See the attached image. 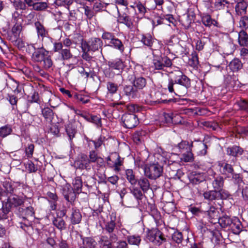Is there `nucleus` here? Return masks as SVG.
<instances>
[{
  "mask_svg": "<svg viewBox=\"0 0 248 248\" xmlns=\"http://www.w3.org/2000/svg\"><path fill=\"white\" fill-rule=\"evenodd\" d=\"M80 159L81 160V162H82V164L84 166L85 169L86 170H90V163L91 162L89 160V159L87 155L85 154H82L81 155Z\"/></svg>",
  "mask_w": 248,
  "mask_h": 248,
  "instance_id": "53",
  "label": "nucleus"
},
{
  "mask_svg": "<svg viewBox=\"0 0 248 248\" xmlns=\"http://www.w3.org/2000/svg\"><path fill=\"white\" fill-rule=\"evenodd\" d=\"M66 131L68 136L69 140L71 141L77 133L76 128L71 124H68L66 126Z\"/></svg>",
  "mask_w": 248,
  "mask_h": 248,
  "instance_id": "49",
  "label": "nucleus"
},
{
  "mask_svg": "<svg viewBox=\"0 0 248 248\" xmlns=\"http://www.w3.org/2000/svg\"><path fill=\"white\" fill-rule=\"evenodd\" d=\"M103 44L102 40L100 38L97 37L92 38L88 41H84V42H82L81 43V45L85 49L87 48V50L93 52L98 51L100 48H101V52H102Z\"/></svg>",
  "mask_w": 248,
  "mask_h": 248,
  "instance_id": "10",
  "label": "nucleus"
},
{
  "mask_svg": "<svg viewBox=\"0 0 248 248\" xmlns=\"http://www.w3.org/2000/svg\"><path fill=\"white\" fill-rule=\"evenodd\" d=\"M172 65L171 60L168 57H156L153 60L152 67L155 70L168 72V69Z\"/></svg>",
  "mask_w": 248,
  "mask_h": 248,
  "instance_id": "5",
  "label": "nucleus"
},
{
  "mask_svg": "<svg viewBox=\"0 0 248 248\" xmlns=\"http://www.w3.org/2000/svg\"><path fill=\"white\" fill-rule=\"evenodd\" d=\"M205 213L207 215L208 218L212 220V222L214 221H217L219 217L218 208L211 204H209L208 209Z\"/></svg>",
  "mask_w": 248,
  "mask_h": 248,
  "instance_id": "18",
  "label": "nucleus"
},
{
  "mask_svg": "<svg viewBox=\"0 0 248 248\" xmlns=\"http://www.w3.org/2000/svg\"><path fill=\"white\" fill-rule=\"evenodd\" d=\"M69 219L72 224H79L82 219V215L80 211L76 208H72Z\"/></svg>",
  "mask_w": 248,
  "mask_h": 248,
  "instance_id": "19",
  "label": "nucleus"
},
{
  "mask_svg": "<svg viewBox=\"0 0 248 248\" xmlns=\"http://www.w3.org/2000/svg\"><path fill=\"white\" fill-rule=\"evenodd\" d=\"M47 198L51 200V209L52 210H54L56 209V202L58 200V197L57 195L54 193H52L51 192H48L47 193Z\"/></svg>",
  "mask_w": 248,
  "mask_h": 248,
  "instance_id": "47",
  "label": "nucleus"
},
{
  "mask_svg": "<svg viewBox=\"0 0 248 248\" xmlns=\"http://www.w3.org/2000/svg\"><path fill=\"white\" fill-rule=\"evenodd\" d=\"M208 175V180L214 189L218 190L223 188L224 185V178L220 174L216 173L212 169L207 171Z\"/></svg>",
  "mask_w": 248,
  "mask_h": 248,
  "instance_id": "7",
  "label": "nucleus"
},
{
  "mask_svg": "<svg viewBox=\"0 0 248 248\" xmlns=\"http://www.w3.org/2000/svg\"><path fill=\"white\" fill-rule=\"evenodd\" d=\"M117 21L118 22L124 24L127 28L131 29L133 27V22L132 18L126 14L119 15Z\"/></svg>",
  "mask_w": 248,
  "mask_h": 248,
  "instance_id": "22",
  "label": "nucleus"
},
{
  "mask_svg": "<svg viewBox=\"0 0 248 248\" xmlns=\"http://www.w3.org/2000/svg\"><path fill=\"white\" fill-rule=\"evenodd\" d=\"M81 47L82 52V54L81 56L82 58L86 61H91L93 59L92 56H91L89 53V52L91 51L87 50V48L85 49V47L82 45L81 46Z\"/></svg>",
  "mask_w": 248,
  "mask_h": 248,
  "instance_id": "59",
  "label": "nucleus"
},
{
  "mask_svg": "<svg viewBox=\"0 0 248 248\" xmlns=\"http://www.w3.org/2000/svg\"><path fill=\"white\" fill-rule=\"evenodd\" d=\"M181 159L182 161L185 162H192L194 160V156L192 153V150L183 154Z\"/></svg>",
  "mask_w": 248,
  "mask_h": 248,
  "instance_id": "52",
  "label": "nucleus"
},
{
  "mask_svg": "<svg viewBox=\"0 0 248 248\" xmlns=\"http://www.w3.org/2000/svg\"><path fill=\"white\" fill-rule=\"evenodd\" d=\"M74 98L77 101L82 102L83 104L87 103L89 101V99H88L87 97L85 98L86 97L81 94L75 93Z\"/></svg>",
  "mask_w": 248,
  "mask_h": 248,
  "instance_id": "63",
  "label": "nucleus"
},
{
  "mask_svg": "<svg viewBox=\"0 0 248 248\" xmlns=\"http://www.w3.org/2000/svg\"><path fill=\"white\" fill-rule=\"evenodd\" d=\"M171 239L178 245L181 244L183 240L182 233L178 231H175L171 235Z\"/></svg>",
  "mask_w": 248,
  "mask_h": 248,
  "instance_id": "51",
  "label": "nucleus"
},
{
  "mask_svg": "<svg viewBox=\"0 0 248 248\" xmlns=\"http://www.w3.org/2000/svg\"><path fill=\"white\" fill-rule=\"evenodd\" d=\"M42 114L46 121L51 122L53 119L54 113L49 108L46 107L42 109Z\"/></svg>",
  "mask_w": 248,
  "mask_h": 248,
  "instance_id": "40",
  "label": "nucleus"
},
{
  "mask_svg": "<svg viewBox=\"0 0 248 248\" xmlns=\"http://www.w3.org/2000/svg\"><path fill=\"white\" fill-rule=\"evenodd\" d=\"M127 240L129 244L139 245L141 241L140 236L130 235L127 237Z\"/></svg>",
  "mask_w": 248,
  "mask_h": 248,
  "instance_id": "54",
  "label": "nucleus"
},
{
  "mask_svg": "<svg viewBox=\"0 0 248 248\" xmlns=\"http://www.w3.org/2000/svg\"><path fill=\"white\" fill-rule=\"evenodd\" d=\"M110 106L116 108L118 109H122L123 108L121 107V106H124L126 108L129 112L133 114L136 112L139 111L140 110L139 107L137 105L134 104L125 105V103L124 102H112L110 103Z\"/></svg>",
  "mask_w": 248,
  "mask_h": 248,
  "instance_id": "15",
  "label": "nucleus"
},
{
  "mask_svg": "<svg viewBox=\"0 0 248 248\" xmlns=\"http://www.w3.org/2000/svg\"><path fill=\"white\" fill-rule=\"evenodd\" d=\"M49 7V4L46 2L35 1L32 10L39 12L46 11Z\"/></svg>",
  "mask_w": 248,
  "mask_h": 248,
  "instance_id": "36",
  "label": "nucleus"
},
{
  "mask_svg": "<svg viewBox=\"0 0 248 248\" xmlns=\"http://www.w3.org/2000/svg\"><path fill=\"white\" fill-rule=\"evenodd\" d=\"M3 186L6 192L9 193H12L14 191V188L11 182L9 181H5L3 183Z\"/></svg>",
  "mask_w": 248,
  "mask_h": 248,
  "instance_id": "62",
  "label": "nucleus"
},
{
  "mask_svg": "<svg viewBox=\"0 0 248 248\" xmlns=\"http://www.w3.org/2000/svg\"><path fill=\"white\" fill-rule=\"evenodd\" d=\"M226 152L228 155L236 157L242 154L243 150L239 146L234 145L228 147Z\"/></svg>",
  "mask_w": 248,
  "mask_h": 248,
  "instance_id": "26",
  "label": "nucleus"
},
{
  "mask_svg": "<svg viewBox=\"0 0 248 248\" xmlns=\"http://www.w3.org/2000/svg\"><path fill=\"white\" fill-rule=\"evenodd\" d=\"M11 42L19 49H22L25 47V43L20 37Z\"/></svg>",
  "mask_w": 248,
  "mask_h": 248,
  "instance_id": "61",
  "label": "nucleus"
},
{
  "mask_svg": "<svg viewBox=\"0 0 248 248\" xmlns=\"http://www.w3.org/2000/svg\"><path fill=\"white\" fill-rule=\"evenodd\" d=\"M34 26L36 31L37 37L42 40L48 36V33L44 25L40 21H36L34 23Z\"/></svg>",
  "mask_w": 248,
  "mask_h": 248,
  "instance_id": "20",
  "label": "nucleus"
},
{
  "mask_svg": "<svg viewBox=\"0 0 248 248\" xmlns=\"http://www.w3.org/2000/svg\"><path fill=\"white\" fill-rule=\"evenodd\" d=\"M229 3L227 0H215L214 6L216 9H224L227 4Z\"/></svg>",
  "mask_w": 248,
  "mask_h": 248,
  "instance_id": "57",
  "label": "nucleus"
},
{
  "mask_svg": "<svg viewBox=\"0 0 248 248\" xmlns=\"http://www.w3.org/2000/svg\"><path fill=\"white\" fill-rule=\"evenodd\" d=\"M203 196L205 200L210 202L218 200V193L217 190L213 189L205 191L203 193Z\"/></svg>",
  "mask_w": 248,
  "mask_h": 248,
  "instance_id": "33",
  "label": "nucleus"
},
{
  "mask_svg": "<svg viewBox=\"0 0 248 248\" xmlns=\"http://www.w3.org/2000/svg\"><path fill=\"white\" fill-rule=\"evenodd\" d=\"M73 2V0H55L53 5L55 8L60 6L65 7L69 11V6Z\"/></svg>",
  "mask_w": 248,
  "mask_h": 248,
  "instance_id": "43",
  "label": "nucleus"
},
{
  "mask_svg": "<svg viewBox=\"0 0 248 248\" xmlns=\"http://www.w3.org/2000/svg\"><path fill=\"white\" fill-rule=\"evenodd\" d=\"M89 159L91 163L94 162H100L102 163L103 161V159L102 157L99 156L96 151L94 150L90 151L89 153Z\"/></svg>",
  "mask_w": 248,
  "mask_h": 248,
  "instance_id": "45",
  "label": "nucleus"
},
{
  "mask_svg": "<svg viewBox=\"0 0 248 248\" xmlns=\"http://www.w3.org/2000/svg\"><path fill=\"white\" fill-rule=\"evenodd\" d=\"M180 152H186L192 150V142L189 143L186 140H182L177 145Z\"/></svg>",
  "mask_w": 248,
  "mask_h": 248,
  "instance_id": "37",
  "label": "nucleus"
},
{
  "mask_svg": "<svg viewBox=\"0 0 248 248\" xmlns=\"http://www.w3.org/2000/svg\"><path fill=\"white\" fill-rule=\"evenodd\" d=\"M60 216L57 215L52 220L53 224L57 227V229L62 231L66 228V223L65 221L62 218V217L65 216L66 212L64 210H61L60 212Z\"/></svg>",
  "mask_w": 248,
  "mask_h": 248,
  "instance_id": "16",
  "label": "nucleus"
},
{
  "mask_svg": "<svg viewBox=\"0 0 248 248\" xmlns=\"http://www.w3.org/2000/svg\"><path fill=\"white\" fill-rule=\"evenodd\" d=\"M22 26L20 24H16L12 27L11 31L7 35V39L10 42L16 40L20 37Z\"/></svg>",
  "mask_w": 248,
  "mask_h": 248,
  "instance_id": "14",
  "label": "nucleus"
},
{
  "mask_svg": "<svg viewBox=\"0 0 248 248\" xmlns=\"http://www.w3.org/2000/svg\"><path fill=\"white\" fill-rule=\"evenodd\" d=\"M61 58L63 61L68 60L73 57V54L68 48L62 49L60 52Z\"/></svg>",
  "mask_w": 248,
  "mask_h": 248,
  "instance_id": "48",
  "label": "nucleus"
},
{
  "mask_svg": "<svg viewBox=\"0 0 248 248\" xmlns=\"http://www.w3.org/2000/svg\"><path fill=\"white\" fill-rule=\"evenodd\" d=\"M82 176L86 177L84 182H82V179L80 176L75 177L72 181L73 189H74L77 194H79L81 192L83 184L87 187H90L92 186V185L95 183L94 180L92 176L83 173Z\"/></svg>",
  "mask_w": 248,
  "mask_h": 248,
  "instance_id": "4",
  "label": "nucleus"
},
{
  "mask_svg": "<svg viewBox=\"0 0 248 248\" xmlns=\"http://www.w3.org/2000/svg\"><path fill=\"white\" fill-rule=\"evenodd\" d=\"M107 87L108 92L111 94L116 93L118 89L117 84L112 82H108L107 84Z\"/></svg>",
  "mask_w": 248,
  "mask_h": 248,
  "instance_id": "56",
  "label": "nucleus"
},
{
  "mask_svg": "<svg viewBox=\"0 0 248 248\" xmlns=\"http://www.w3.org/2000/svg\"><path fill=\"white\" fill-rule=\"evenodd\" d=\"M239 27L243 29H248V17L243 16L241 17L239 21Z\"/></svg>",
  "mask_w": 248,
  "mask_h": 248,
  "instance_id": "60",
  "label": "nucleus"
},
{
  "mask_svg": "<svg viewBox=\"0 0 248 248\" xmlns=\"http://www.w3.org/2000/svg\"><path fill=\"white\" fill-rule=\"evenodd\" d=\"M202 23L207 27H211L212 25L217 27L218 22L211 18V16L207 14H204L202 16Z\"/></svg>",
  "mask_w": 248,
  "mask_h": 248,
  "instance_id": "29",
  "label": "nucleus"
},
{
  "mask_svg": "<svg viewBox=\"0 0 248 248\" xmlns=\"http://www.w3.org/2000/svg\"><path fill=\"white\" fill-rule=\"evenodd\" d=\"M217 220L222 228H228L229 229L233 221V218H231L229 216L225 215L222 217H219Z\"/></svg>",
  "mask_w": 248,
  "mask_h": 248,
  "instance_id": "24",
  "label": "nucleus"
},
{
  "mask_svg": "<svg viewBox=\"0 0 248 248\" xmlns=\"http://www.w3.org/2000/svg\"><path fill=\"white\" fill-rule=\"evenodd\" d=\"M13 5L15 9L17 10H26L27 6H25V3L21 0H14L13 1Z\"/></svg>",
  "mask_w": 248,
  "mask_h": 248,
  "instance_id": "58",
  "label": "nucleus"
},
{
  "mask_svg": "<svg viewBox=\"0 0 248 248\" xmlns=\"http://www.w3.org/2000/svg\"><path fill=\"white\" fill-rule=\"evenodd\" d=\"M145 134V131L142 130L136 131L133 136L134 141L136 143L141 142L143 140V137Z\"/></svg>",
  "mask_w": 248,
  "mask_h": 248,
  "instance_id": "46",
  "label": "nucleus"
},
{
  "mask_svg": "<svg viewBox=\"0 0 248 248\" xmlns=\"http://www.w3.org/2000/svg\"><path fill=\"white\" fill-rule=\"evenodd\" d=\"M13 132L12 126L11 124H5L0 127V137L5 138L10 135Z\"/></svg>",
  "mask_w": 248,
  "mask_h": 248,
  "instance_id": "35",
  "label": "nucleus"
},
{
  "mask_svg": "<svg viewBox=\"0 0 248 248\" xmlns=\"http://www.w3.org/2000/svg\"><path fill=\"white\" fill-rule=\"evenodd\" d=\"M125 175L126 180L133 186L137 183V180L135 173L132 169H127L125 170Z\"/></svg>",
  "mask_w": 248,
  "mask_h": 248,
  "instance_id": "27",
  "label": "nucleus"
},
{
  "mask_svg": "<svg viewBox=\"0 0 248 248\" xmlns=\"http://www.w3.org/2000/svg\"><path fill=\"white\" fill-rule=\"evenodd\" d=\"M137 183L144 193H146L150 188V182L146 177H141L140 179H138Z\"/></svg>",
  "mask_w": 248,
  "mask_h": 248,
  "instance_id": "25",
  "label": "nucleus"
},
{
  "mask_svg": "<svg viewBox=\"0 0 248 248\" xmlns=\"http://www.w3.org/2000/svg\"><path fill=\"white\" fill-rule=\"evenodd\" d=\"M98 244L101 248H113L111 242L106 235H102L99 238Z\"/></svg>",
  "mask_w": 248,
  "mask_h": 248,
  "instance_id": "34",
  "label": "nucleus"
},
{
  "mask_svg": "<svg viewBox=\"0 0 248 248\" xmlns=\"http://www.w3.org/2000/svg\"><path fill=\"white\" fill-rule=\"evenodd\" d=\"M164 121L167 124H176L181 123V121H178L180 119L179 115H173L170 113H165L164 114Z\"/></svg>",
  "mask_w": 248,
  "mask_h": 248,
  "instance_id": "23",
  "label": "nucleus"
},
{
  "mask_svg": "<svg viewBox=\"0 0 248 248\" xmlns=\"http://www.w3.org/2000/svg\"><path fill=\"white\" fill-rule=\"evenodd\" d=\"M102 39L105 41L106 46L118 50L121 53L124 50V46L122 41L116 38L114 33L104 31L101 36Z\"/></svg>",
  "mask_w": 248,
  "mask_h": 248,
  "instance_id": "3",
  "label": "nucleus"
},
{
  "mask_svg": "<svg viewBox=\"0 0 248 248\" xmlns=\"http://www.w3.org/2000/svg\"><path fill=\"white\" fill-rule=\"evenodd\" d=\"M130 191L138 201L142 199L143 194L141 189L137 187H134L130 189Z\"/></svg>",
  "mask_w": 248,
  "mask_h": 248,
  "instance_id": "50",
  "label": "nucleus"
},
{
  "mask_svg": "<svg viewBox=\"0 0 248 248\" xmlns=\"http://www.w3.org/2000/svg\"><path fill=\"white\" fill-rule=\"evenodd\" d=\"M229 229L232 230V232L236 234H238L242 231V225L238 218H233V221Z\"/></svg>",
  "mask_w": 248,
  "mask_h": 248,
  "instance_id": "28",
  "label": "nucleus"
},
{
  "mask_svg": "<svg viewBox=\"0 0 248 248\" xmlns=\"http://www.w3.org/2000/svg\"><path fill=\"white\" fill-rule=\"evenodd\" d=\"M190 65L192 66L196 67L199 64L198 57L196 52L192 53L191 58L190 59Z\"/></svg>",
  "mask_w": 248,
  "mask_h": 248,
  "instance_id": "64",
  "label": "nucleus"
},
{
  "mask_svg": "<svg viewBox=\"0 0 248 248\" xmlns=\"http://www.w3.org/2000/svg\"><path fill=\"white\" fill-rule=\"evenodd\" d=\"M168 89L170 93L183 96L187 93V89L191 86L190 79L178 68L169 72Z\"/></svg>",
  "mask_w": 248,
  "mask_h": 248,
  "instance_id": "1",
  "label": "nucleus"
},
{
  "mask_svg": "<svg viewBox=\"0 0 248 248\" xmlns=\"http://www.w3.org/2000/svg\"><path fill=\"white\" fill-rule=\"evenodd\" d=\"M76 192L74 189L71 187L70 185H65L62 190V194L65 200L68 202H72L74 201L76 199Z\"/></svg>",
  "mask_w": 248,
  "mask_h": 248,
  "instance_id": "17",
  "label": "nucleus"
},
{
  "mask_svg": "<svg viewBox=\"0 0 248 248\" xmlns=\"http://www.w3.org/2000/svg\"><path fill=\"white\" fill-rule=\"evenodd\" d=\"M96 242L91 237H84L82 238V245L79 248H96Z\"/></svg>",
  "mask_w": 248,
  "mask_h": 248,
  "instance_id": "31",
  "label": "nucleus"
},
{
  "mask_svg": "<svg viewBox=\"0 0 248 248\" xmlns=\"http://www.w3.org/2000/svg\"><path fill=\"white\" fill-rule=\"evenodd\" d=\"M110 220L107 221L105 224L104 230L108 233L114 232L116 230V217L112 215L110 216Z\"/></svg>",
  "mask_w": 248,
  "mask_h": 248,
  "instance_id": "21",
  "label": "nucleus"
},
{
  "mask_svg": "<svg viewBox=\"0 0 248 248\" xmlns=\"http://www.w3.org/2000/svg\"><path fill=\"white\" fill-rule=\"evenodd\" d=\"M229 66L233 72H236L242 68L243 63L239 59L234 58L230 62Z\"/></svg>",
  "mask_w": 248,
  "mask_h": 248,
  "instance_id": "32",
  "label": "nucleus"
},
{
  "mask_svg": "<svg viewBox=\"0 0 248 248\" xmlns=\"http://www.w3.org/2000/svg\"><path fill=\"white\" fill-rule=\"evenodd\" d=\"M248 7L247 2L237 3L235 6V10L237 15L241 16L246 13Z\"/></svg>",
  "mask_w": 248,
  "mask_h": 248,
  "instance_id": "39",
  "label": "nucleus"
},
{
  "mask_svg": "<svg viewBox=\"0 0 248 248\" xmlns=\"http://www.w3.org/2000/svg\"><path fill=\"white\" fill-rule=\"evenodd\" d=\"M144 172L145 175L149 179H155L161 175L163 169L157 164H153L144 167Z\"/></svg>",
  "mask_w": 248,
  "mask_h": 248,
  "instance_id": "9",
  "label": "nucleus"
},
{
  "mask_svg": "<svg viewBox=\"0 0 248 248\" xmlns=\"http://www.w3.org/2000/svg\"><path fill=\"white\" fill-rule=\"evenodd\" d=\"M133 86L137 90L143 89L146 85V79L142 77H135L133 81Z\"/></svg>",
  "mask_w": 248,
  "mask_h": 248,
  "instance_id": "30",
  "label": "nucleus"
},
{
  "mask_svg": "<svg viewBox=\"0 0 248 248\" xmlns=\"http://www.w3.org/2000/svg\"><path fill=\"white\" fill-rule=\"evenodd\" d=\"M24 201L16 195H11L8 197L5 203V206L9 210L13 207H17L22 205Z\"/></svg>",
  "mask_w": 248,
  "mask_h": 248,
  "instance_id": "13",
  "label": "nucleus"
},
{
  "mask_svg": "<svg viewBox=\"0 0 248 248\" xmlns=\"http://www.w3.org/2000/svg\"><path fill=\"white\" fill-rule=\"evenodd\" d=\"M217 191L218 193V199L225 200L227 199L230 196L229 192L222 188V189H219Z\"/></svg>",
  "mask_w": 248,
  "mask_h": 248,
  "instance_id": "55",
  "label": "nucleus"
},
{
  "mask_svg": "<svg viewBox=\"0 0 248 248\" xmlns=\"http://www.w3.org/2000/svg\"><path fill=\"white\" fill-rule=\"evenodd\" d=\"M140 41L145 46L151 47L154 43L152 36L149 33L143 34L141 35Z\"/></svg>",
  "mask_w": 248,
  "mask_h": 248,
  "instance_id": "42",
  "label": "nucleus"
},
{
  "mask_svg": "<svg viewBox=\"0 0 248 248\" xmlns=\"http://www.w3.org/2000/svg\"><path fill=\"white\" fill-rule=\"evenodd\" d=\"M218 166L220 173L225 176V178L231 177L234 171V169L231 164L223 161H219Z\"/></svg>",
  "mask_w": 248,
  "mask_h": 248,
  "instance_id": "12",
  "label": "nucleus"
},
{
  "mask_svg": "<svg viewBox=\"0 0 248 248\" xmlns=\"http://www.w3.org/2000/svg\"><path fill=\"white\" fill-rule=\"evenodd\" d=\"M108 65L109 68L105 70V74L106 77L109 78H113L114 75L111 71L113 70H116L117 74L119 75L123 72L124 68V64L120 59L109 61L108 62Z\"/></svg>",
  "mask_w": 248,
  "mask_h": 248,
  "instance_id": "6",
  "label": "nucleus"
},
{
  "mask_svg": "<svg viewBox=\"0 0 248 248\" xmlns=\"http://www.w3.org/2000/svg\"><path fill=\"white\" fill-rule=\"evenodd\" d=\"M238 42L241 46H245L248 45V35L244 30L240 31L238 34Z\"/></svg>",
  "mask_w": 248,
  "mask_h": 248,
  "instance_id": "41",
  "label": "nucleus"
},
{
  "mask_svg": "<svg viewBox=\"0 0 248 248\" xmlns=\"http://www.w3.org/2000/svg\"><path fill=\"white\" fill-rule=\"evenodd\" d=\"M124 94L131 98H135L137 95V90L131 85H126L124 87Z\"/></svg>",
  "mask_w": 248,
  "mask_h": 248,
  "instance_id": "38",
  "label": "nucleus"
},
{
  "mask_svg": "<svg viewBox=\"0 0 248 248\" xmlns=\"http://www.w3.org/2000/svg\"><path fill=\"white\" fill-rule=\"evenodd\" d=\"M205 176L203 174L195 172L190 178V182L193 184L197 185L204 181Z\"/></svg>",
  "mask_w": 248,
  "mask_h": 248,
  "instance_id": "44",
  "label": "nucleus"
},
{
  "mask_svg": "<svg viewBox=\"0 0 248 248\" xmlns=\"http://www.w3.org/2000/svg\"><path fill=\"white\" fill-rule=\"evenodd\" d=\"M147 238L150 241L158 246L160 245L163 242L166 241V239L163 236L162 232L157 228L148 230Z\"/></svg>",
  "mask_w": 248,
  "mask_h": 248,
  "instance_id": "8",
  "label": "nucleus"
},
{
  "mask_svg": "<svg viewBox=\"0 0 248 248\" xmlns=\"http://www.w3.org/2000/svg\"><path fill=\"white\" fill-rule=\"evenodd\" d=\"M31 58L34 62H43V67L45 69H48L53 65V62L49 55V52L43 47L36 48L32 53Z\"/></svg>",
  "mask_w": 248,
  "mask_h": 248,
  "instance_id": "2",
  "label": "nucleus"
},
{
  "mask_svg": "<svg viewBox=\"0 0 248 248\" xmlns=\"http://www.w3.org/2000/svg\"><path fill=\"white\" fill-rule=\"evenodd\" d=\"M123 125L127 128H132L139 124L137 116L133 113H125L121 118Z\"/></svg>",
  "mask_w": 248,
  "mask_h": 248,
  "instance_id": "11",
  "label": "nucleus"
}]
</instances>
